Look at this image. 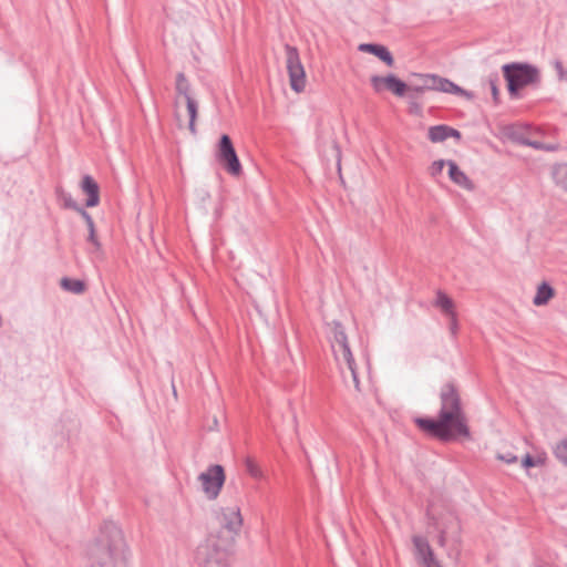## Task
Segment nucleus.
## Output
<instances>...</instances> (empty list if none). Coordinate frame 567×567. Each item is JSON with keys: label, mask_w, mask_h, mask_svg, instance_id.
Returning <instances> with one entry per match:
<instances>
[{"label": "nucleus", "mask_w": 567, "mask_h": 567, "mask_svg": "<svg viewBox=\"0 0 567 567\" xmlns=\"http://www.w3.org/2000/svg\"><path fill=\"white\" fill-rule=\"evenodd\" d=\"M417 427L424 433L441 439L451 440L468 435L466 417L462 411L456 389L445 384L441 390V408L436 420L419 417Z\"/></svg>", "instance_id": "obj_1"}, {"label": "nucleus", "mask_w": 567, "mask_h": 567, "mask_svg": "<svg viewBox=\"0 0 567 567\" xmlns=\"http://www.w3.org/2000/svg\"><path fill=\"white\" fill-rule=\"evenodd\" d=\"M243 516L238 506L225 507L220 512L221 529L208 538L202 555L205 567H227V553L243 526Z\"/></svg>", "instance_id": "obj_2"}, {"label": "nucleus", "mask_w": 567, "mask_h": 567, "mask_svg": "<svg viewBox=\"0 0 567 567\" xmlns=\"http://www.w3.org/2000/svg\"><path fill=\"white\" fill-rule=\"evenodd\" d=\"M91 556L101 567H125L130 550L122 532L114 526L104 528L91 550Z\"/></svg>", "instance_id": "obj_3"}, {"label": "nucleus", "mask_w": 567, "mask_h": 567, "mask_svg": "<svg viewBox=\"0 0 567 567\" xmlns=\"http://www.w3.org/2000/svg\"><path fill=\"white\" fill-rule=\"evenodd\" d=\"M408 84V93L422 94L426 91H439L473 99V94L463 90L447 79L435 74L413 73Z\"/></svg>", "instance_id": "obj_4"}, {"label": "nucleus", "mask_w": 567, "mask_h": 567, "mask_svg": "<svg viewBox=\"0 0 567 567\" xmlns=\"http://www.w3.org/2000/svg\"><path fill=\"white\" fill-rule=\"evenodd\" d=\"M328 328L336 360L340 365L344 364L349 369L355 390L361 391L357 367L342 324L338 321H332L328 324Z\"/></svg>", "instance_id": "obj_5"}, {"label": "nucleus", "mask_w": 567, "mask_h": 567, "mask_svg": "<svg viewBox=\"0 0 567 567\" xmlns=\"http://www.w3.org/2000/svg\"><path fill=\"white\" fill-rule=\"evenodd\" d=\"M286 66L289 75V84L291 90L300 94L305 92L307 86V75L301 63L298 50L293 47H286Z\"/></svg>", "instance_id": "obj_6"}, {"label": "nucleus", "mask_w": 567, "mask_h": 567, "mask_svg": "<svg viewBox=\"0 0 567 567\" xmlns=\"http://www.w3.org/2000/svg\"><path fill=\"white\" fill-rule=\"evenodd\" d=\"M216 157L220 165L233 176H239L243 172L241 164L227 134L220 136L217 145Z\"/></svg>", "instance_id": "obj_7"}, {"label": "nucleus", "mask_w": 567, "mask_h": 567, "mask_svg": "<svg viewBox=\"0 0 567 567\" xmlns=\"http://www.w3.org/2000/svg\"><path fill=\"white\" fill-rule=\"evenodd\" d=\"M504 75L511 94H516L518 90L532 83L537 73L532 66L513 64L504 66Z\"/></svg>", "instance_id": "obj_8"}, {"label": "nucleus", "mask_w": 567, "mask_h": 567, "mask_svg": "<svg viewBox=\"0 0 567 567\" xmlns=\"http://www.w3.org/2000/svg\"><path fill=\"white\" fill-rule=\"evenodd\" d=\"M225 478V472L220 465L209 466L198 477L203 492L209 499H215L219 495Z\"/></svg>", "instance_id": "obj_9"}, {"label": "nucleus", "mask_w": 567, "mask_h": 567, "mask_svg": "<svg viewBox=\"0 0 567 567\" xmlns=\"http://www.w3.org/2000/svg\"><path fill=\"white\" fill-rule=\"evenodd\" d=\"M370 84L377 94L390 92L398 97H403L408 94V84L391 73L386 75H372Z\"/></svg>", "instance_id": "obj_10"}, {"label": "nucleus", "mask_w": 567, "mask_h": 567, "mask_svg": "<svg viewBox=\"0 0 567 567\" xmlns=\"http://www.w3.org/2000/svg\"><path fill=\"white\" fill-rule=\"evenodd\" d=\"M176 91L178 95L185 99L186 103V117H187V127L192 134L196 133V118L198 106L196 101L190 95V85L185 74L178 73L176 76Z\"/></svg>", "instance_id": "obj_11"}, {"label": "nucleus", "mask_w": 567, "mask_h": 567, "mask_svg": "<svg viewBox=\"0 0 567 567\" xmlns=\"http://www.w3.org/2000/svg\"><path fill=\"white\" fill-rule=\"evenodd\" d=\"M412 543L416 558L424 567H441L426 538L414 535Z\"/></svg>", "instance_id": "obj_12"}, {"label": "nucleus", "mask_w": 567, "mask_h": 567, "mask_svg": "<svg viewBox=\"0 0 567 567\" xmlns=\"http://www.w3.org/2000/svg\"><path fill=\"white\" fill-rule=\"evenodd\" d=\"M427 137L432 143H442L450 137L458 141L461 138V133L451 126L442 124L429 127Z\"/></svg>", "instance_id": "obj_13"}, {"label": "nucleus", "mask_w": 567, "mask_h": 567, "mask_svg": "<svg viewBox=\"0 0 567 567\" xmlns=\"http://www.w3.org/2000/svg\"><path fill=\"white\" fill-rule=\"evenodd\" d=\"M447 168H449V177L455 185H457L466 190H472L474 188L472 181L458 167V165L455 162L447 161Z\"/></svg>", "instance_id": "obj_14"}, {"label": "nucleus", "mask_w": 567, "mask_h": 567, "mask_svg": "<svg viewBox=\"0 0 567 567\" xmlns=\"http://www.w3.org/2000/svg\"><path fill=\"white\" fill-rule=\"evenodd\" d=\"M359 50L361 52L370 53L379 58L382 62H384L388 66H393L394 59L391 52L386 47L381 44H372V43H362L359 45Z\"/></svg>", "instance_id": "obj_15"}, {"label": "nucleus", "mask_w": 567, "mask_h": 567, "mask_svg": "<svg viewBox=\"0 0 567 567\" xmlns=\"http://www.w3.org/2000/svg\"><path fill=\"white\" fill-rule=\"evenodd\" d=\"M83 193L87 195L85 205L95 207L100 203V188L97 183L89 175L84 176L81 184Z\"/></svg>", "instance_id": "obj_16"}, {"label": "nucleus", "mask_w": 567, "mask_h": 567, "mask_svg": "<svg viewBox=\"0 0 567 567\" xmlns=\"http://www.w3.org/2000/svg\"><path fill=\"white\" fill-rule=\"evenodd\" d=\"M435 306L451 319L452 326L456 327L455 305L452 298L440 291L436 296Z\"/></svg>", "instance_id": "obj_17"}, {"label": "nucleus", "mask_w": 567, "mask_h": 567, "mask_svg": "<svg viewBox=\"0 0 567 567\" xmlns=\"http://www.w3.org/2000/svg\"><path fill=\"white\" fill-rule=\"evenodd\" d=\"M555 289L548 282L543 281L538 284L533 298L534 306H546L555 297Z\"/></svg>", "instance_id": "obj_18"}, {"label": "nucleus", "mask_w": 567, "mask_h": 567, "mask_svg": "<svg viewBox=\"0 0 567 567\" xmlns=\"http://www.w3.org/2000/svg\"><path fill=\"white\" fill-rule=\"evenodd\" d=\"M60 285L64 290L73 293H82L85 290V284L78 279L62 278Z\"/></svg>", "instance_id": "obj_19"}, {"label": "nucleus", "mask_w": 567, "mask_h": 567, "mask_svg": "<svg viewBox=\"0 0 567 567\" xmlns=\"http://www.w3.org/2000/svg\"><path fill=\"white\" fill-rule=\"evenodd\" d=\"M553 177L557 185L567 190V165H558L553 172Z\"/></svg>", "instance_id": "obj_20"}, {"label": "nucleus", "mask_w": 567, "mask_h": 567, "mask_svg": "<svg viewBox=\"0 0 567 567\" xmlns=\"http://www.w3.org/2000/svg\"><path fill=\"white\" fill-rule=\"evenodd\" d=\"M445 166H447V161L436 159L431 163V165L427 168V172L432 177H439L442 174Z\"/></svg>", "instance_id": "obj_21"}, {"label": "nucleus", "mask_w": 567, "mask_h": 567, "mask_svg": "<svg viewBox=\"0 0 567 567\" xmlns=\"http://www.w3.org/2000/svg\"><path fill=\"white\" fill-rule=\"evenodd\" d=\"M555 455L567 464V439L560 441L555 447Z\"/></svg>", "instance_id": "obj_22"}, {"label": "nucleus", "mask_w": 567, "mask_h": 567, "mask_svg": "<svg viewBox=\"0 0 567 567\" xmlns=\"http://www.w3.org/2000/svg\"><path fill=\"white\" fill-rule=\"evenodd\" d=\"M246 468H247V472L250 474V476L255 477V478H261L262 477V471L260 468V466L251 461V460H247L246 461Z\"/></svg>", "instance_id": "obj_23"}, {"label": "nucleus", "mask_w": 567, "mask_h": 567, "mask_svg": "<svg viewBox=\"0 0 567 567\" xmlns=\"http://www.w3.org/2000/svg\"><path fill=\"white\" fill-rule=\"evenodd\" d=\"M522 464H523V466L525 468H529V467H534V466H539V465L544 464V457L543 456H538V457L534 458L530 455H526L523 458Z\"/></svg>", "instance_id": "obj_24"}, {"label": "nucleus", "mask_w": 567, "mask_h": 567, "mask_svg": "<svg viewBox=\"0 0 567 567\" xmlns=\"http://www.w3.org/2000/svg\"><path fill=\"white\" fill-rule=\"evenodd\" d=\"M498 460L505 462V463H515L517 461V457L515 455H513L512 453H507V454H498Z\"/></svg>", "instance_id": "obj_25"}, {"label": "nucleus", "mask_w": 567, "mask_h": 567, "mask_svg": "<svg viewBox=\"0 0 567 567\" xmlns=\"http://www.w3.org/2000/svg\"><path fill=\"white\" fill-rule=\"evenodd\" d=\"M78 210L80 212L81 216L84 218L89 229L95 227L92 217L85 210H83L81 208H79Z\"/></svg>", "instance_id": "obj_26"}, {"label": "nucleus", "mask_w": 567, "mask_h": 567, "mask_svg": "<svg viewBox=\"0 0 567 567\" xmlns=\"http://www.w3.org/2000/svg\"><path fill=\"white\" fill-rule=\"evenodd\" d=\"M89 231H90L89 240L99 248L100 247V243H99L97 237H96L95 227L90 228Z\"/></svg>", "instance_id": "obj_27"}, {"label": "nucleus", "mask_w": 567, "mask_h": 567, "mask_svg": "<svg viewBox=\"0 0 567 567\" xmlns=\"http://www.w3.org/2000/svg\"><path fill=\"white\" fill-rule=\"evenodd\" d=\"M64 203L66 207H75L72 199L70 197L64 196Z\"/></svg>", "instance_id": "obj_28"}, {"label": "nucleus", "mask_w": 567, "mask_h": 567, "mask_svg": "<svg viewBox=\"0 0 567 567\" xmlns=\"http://www.w3.org/2000/svg\"><path fill=\"white\" fill-rule=\"evenodd\" d=\"M176 118L178 122V126L182 127L183 126V115L178 111L176 112Z\"/></svg>", "instance_id": "obj_29"}, {"label": "nucleus", "mask_w": 567, "mask_h": 567, "mask_svg": "<svg viewBox=\"0 0 567 567\" xmlns=\"http://www.w3.org/2000/svg\"><path fill=\"white\" fill-rule=\"evenodd\" d=\"M556 69L559 71L560 76H561V78H564V76H565V74H564V72H563V65H561V63H560V62H556Z\"/></svg>", "instance_id": "obj_30"}, {"label": "nucleus", "mask_w": 567, "mask_h": 567, "mask_svg": "<svg viewBox=\"0 0 567 567\" xmlns=\"http://www.w3.org/2000/svg\"><path fill=\"white\" fill-rule=\"evenodd\" d=\"M492 91H493V94L496 95L497 94V89L496 86L492 83Z\"/></svg>", "instance_id": "obj_31"}]
</instances>
